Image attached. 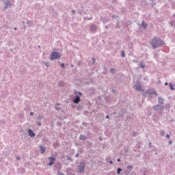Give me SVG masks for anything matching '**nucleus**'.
<instances>
[{
    "label": "nucleus",
    "instance_id": "f257e3e1",
    "mask_svg": "<svg viewBox=\"0 0 175 175\" xmlns=\"http://www.w3.org/2000/svg\"><path fill=\"white\" fill-rule=\"evenodd\" d=\"M150 44L152 46L153 49H157L160 47V46H163V44H165V42L159 40L158 38L154 37L150 42Z\"/></svg>",
    "mask_w": 175,
    "mask_h": 175
},
{
    "label": "nucleus",
    "instance_id": "f03ea898",
    "mask_svg": "<svg viewBox=\"0 0 175 175\" xmlns=\"http://www.w3.org/2000/svg\"><path fill=\"white\" fill-rule=\"evenodd\" d=\"M61 58V53L58 52H52L51 55V61H54V59H59Z\"/></svg>",
    "mask_w": 175,
    "mask_h": 175
},
{
    "label": "nucleus",
    "instance_id": "7ed1b4c3",
    "mask_svg": "<svg viewBox=\"0 0 175 175\" xmlns=\"http://www.w3.org/2000/svg\"><path fill=\"white\" fill-rule=\"evenodd\" d=\"M3 3H5V9H8V8H11L12 4L10 3V0H3Z\"/></svg>",
    "mask_w": 175,
    "mask_h": 175
},
{
    "label": "nucleus",
    "instance_id": "20e7f679",
    "mask_svg": "<svg viewBox=\"0 0 175 175\" xmlns=\"http://www.w3.org/2000/svg\"><path fill=\"white\" fill-rule=\"evenodd\" d=\"M48 159L50 161L49 163H48V165L49 166H53L54 165V161H55V158L50 157L48 158Z\"/></svg>",
    "mask_w": 175,
    "mask_h": 175
},
{
    "label": "nucleus",
    "instance_id": "39448f33",
    "mask_svg": "<svg viewBox=\"0 0 175 175\" xmlns=\"http://www.w3.org/2000/svg\"><path fill=\"white\" fill-rule=\"evenodd\" d=\"M84 169H85V167L84 166V165L79 166L78 167L79 173H83V172H84Z\"/></svg>",
    "mask_w": 175,
    "mask_h": 175
},
{
    "label": "nucleus",
    "instance_id": "423d86ee",
    "mask_svg": "<svg viewBox=\"0 0 175 175\" xmlns=\"http://www.w3.org/2000/svg\"><path fill=\"white\" fill-rule=\"evenodd\" d=\"M80 102V96L77 95L75 99L73 100L74 103H79Z\"/></svg>",
    "mask_w": 175,
    "mask_h": 175
},
{
    "label": "nucleus",
    "instance_id": "0eeeda50",
    "mask_svg": "<svg viewBox=\"0 0 175 175\" xmlns=\"http://www.w3.org/2000/svg\"><path fill=\"white\" fill-rule=\"evenodd\" d=\"M28 132H29V136H30V137H34L35 133H33V131H32V130L29 129Z\"/></svg>",
    "mask_w": 175,
    "mask_h": 175
},
{
    "label": "nucleus",
    "instance_id": "6e6552de",
    "mask_svg": "<svg viewBox=\"0 0 175 175\" xmlns=\"http://www.w3.org/2000/svg\"><path fill=\"white\" fill-rule=\"evenodd\" d=\"M41 154H44V152L46 151V148H44L43 146H40Z\"/></svg>",
    "mask_w": 175,
    "mask_h": 175
},
{
    "label": "nucleus",
    "instance_id": "1a4fd4ad",
    "mask_svg": "<svg viewBox=\"0 0 175 175\" xmlns=\"http://www.w3.org/2000/svg\"><path fill=\"white\" fill-rule=\"evenodd\" d=\"M135 90H136L137 91H142V85H137L135 86Z\"/></svg>",
    "mask_w": 175,
    "mask_h": 175
},
{
    "label": "nucleus",
    "instance_id": "9d476101",
    "mask_svg": "<svg viewBox=\"0 0 175 175\" xmlns=\"http://www.w3.org/2000/svg\"><path fill=\"white\" fill-rule=\"evenodd\" d=\"M154 110H159L161 109V106L159 105H157L156 106L154 107Z\"/></svg>",
    "mask_w": 175,
    "mask_h": 175
},
{
    "label": "nucleus",
    "instance_id": "9b49d317",
    "mask_svg": "<svg viewBox=\"0 0 175 175\" xmlns=\"http://www.w3.org/2000/svg\"><path fill=\"white\" fill-rule=\"evenodd\" d=\"M140 68H142V69H144V68H146V64H144V63L141 62L139 64Z\"/></svg>",
    "mask_w": 175,
    "mask_h": 175
},
{
    "label": "nucleus",
    "instance_id": "f8f14e48",
    "mask_svg": "<svg viewBox=\"0 0 175 175\" xmlns=\"http://www.w3.org/2000/svg\"><path fill=\"white\" fill-rule=\"evenodd\" d=\"M159 103H163V99L161 97H159Z\"/></svg>",
    "mask_w": 175,
    "mask_h": 175
},
{
    "label": "nucleus",
    "instance_id": "ddd939ff",
    "mask_svg": "<svg viewBox=\"0 0 175 175\" xmlns=\"http://www.w3.org/2000/svg\"><path fill=\"white\" fill-rule=\"evenodd\" d=\"M79 138L81 140H85V136L84 135H80Z\"/></svg>",
    "mask_w": 175,
    "mask_h": 175
},
{
    "label": "nucleus",
    "instance_id": "4468645a",
    "mask_svg": "<svg viewBox=\"0 0 175 175\" xmlns=\"http://www.w3.org/2000/svg\"><path fill=\"white\" fill-rule=\"evenodd\" d=\"M170 88L172 90H174V88H173V84H172V83L170 84Z\"/></svg>",
    "mask_w": 175,
    "mask_h": 175
},
{
    "label": "nucleus",
    "instance_id": "2eb2a0df",
    "mask_svg": "<svg viewBox=\"0 0 175 175\" xmlns=\"http://www.w3.org/2000/svg\"><path fill=\"white\" fill-rule=\"evenodd\" d=\"M57 174L58 175H64V173H62V172L58 171Z\"/></svg>",
    "mask_w": 175,
    "mask_h": 175
},
{
    "label": "nucleus",
    "instance_id": "dca6fc26",
    "mask_svg": "<svg viewBox=\"0 0 175 175\" xmlns=\"http://www.w3.org/2000/svg\"><path fill=\"white\" fill-rule=\"evenodd\" d=\"M122 169L121 168H118V174H120V172H122Z\"/></svg>",
    "mask_w": 175,
    "mask_h": 175
},
{
    "label": "nucleus",
    "instance_id": "f3484780",
    "mask_svg": "<svg viewBox=\"0 0 175 175\" xmlns=\"http://www.w3.org/2000/svg\"><path fill=\"white\" fill-rule=\"evenodd\" d=\"M142 25L144 28H147V25H144V22H142Z\"/></svg>",
    "mask_w": 175,
    "mask_h": 175
},
{
    "label": "nucleus",
    "instance_id": "a211bd4d",
    "mask_svg": "<svg viewBox=\"0 0 175 175\" xmlns=\"http://www.w3.org/2000/svg\"><path fill=\"white\" fill-rule=\"evenodd\" d=\"M122 57H125V52L124 51H122Z\"/></svg>",
    "mask_w": 175,
    "mask_h": 175
},
{
    "label": "nucleus",
    "instance_id": "6ab92c4d",
    "mask_svg": "<svg viewBox=\"0 0 175 175\" xmlns=\"http://www.w3.org/2000/svg\"><path fill=\"white\" fill-rule=\"evenodd\" d=\"M110 72H111V73H114V72H115L114 68H111V69L110 70Z\"/></svg>",
    "mask_w": 175,
    "mask_h": 175
},
{
    "label": "nucleus",
    "instance_id": "aec40b11",
    "mask_svg": "<svg viewBox=\"0 0 175 175\" xmlns=\"http://www.w3.org/2000/svg\"><path fill=\"white\" fill-rule=\"evenodd\" d=\"M94 29H96V27L93 26V27H91V30L94 31Z\"/></svg>",
    "mask_w": 175,
    "mask_h": 175
},
{
    "label": "nucleus",
    "instance_id": "412c9836",
    "mask_svg": "<svg viewBox=\"0 0 175 175\" xmlns=\"http://www.w3.org/2000/svg\"><path fill=\"white\" fill-rule=\"evenodd\" d=\"M165 137H167V139H170V136L168 134H167V135H165Z\"/></svg>",
    "mask_w": 175,
    "mask_h": 175
},
{
    "label": "nucleus",
    "instance_id": "4be33fe9",
    "mask_svg": "<svg viewBox=\"0 0 175 175\" xmlns=\"http://www.w3.org/2000/svg\"><path fill=\"white\" fill-rule=\"evenodd\" d=\"M127 169H132V166L131 165L127 166Z\"/></svg>",
    "mask_w": 175,
    "mask_h": 175
},
{
    "label": "nucleus",
    "instance_id": "5701e85b",
    "mask_svg": "<svg viewBox=\"0 0 175 175\" xmlns=\"http://www.w3.org/2000/svg\"><path fill=\"white\" fill-rule=\"evenodd\" d=\"M61 66H62V68H64L65 64H64V63H62V64H61Z\"/></svg>",
    "mask_w": 175,
    "mask_h": 175
},
{
    "label": "nucleus",
    "instance_id": "b1692460",
    "mask_svg": "<svg viewBox=\"0 0 175 175\" xmlns=\"http://www.w3.org/2000/svg\"><path fill=\"white\" fill-rule=\"evenodd\" d=\"M16 159H17V161H20V159H21L20 157H17Z\"/></svg>",
    "mask_w": 175,
    "mask_h": 175
},
{
    "label": "nucleus",
    "instance_id": "393cba45",
    "mask_svg": "<svg viewBox=\"0 0 175 175\" xmlns=\"http://www.w3.org/2000/svg\"><path fill=\"white\" fill-rule=\"evenodd\" d=\"M37 124H38V125H39V126H40V125H42V123H40V122H38Z\"/></svg>",
    "mask_w": 175,
    "mask_h": 175
},
{
    "label": "nucleus",
    "instance_id": "a878e982",
    "mask_svg": "<svg viewBox=\"0 0 175 175\" xmlns=\"http://www.w3.org/2000/svg\"><path fill=\"white\" fill-rule=\"evenodd\" d=\"M30 116H33V112H31Z\"/></svg>",
    "mask_w": 175,
    "mask_h": 175
},
{
    "label": "nucleus",
    "instance_id": "bb28decb",
    "mask_svg": "<svg viewBox=\"0 0 175 175\" xmlns=\"http://www.w3.org/2000/svg\"><path fill=\"white\" fill-rule=\"evenodd\" d=\"M172 143H173L172 141H170V142H169V144H172Z\"/></svg>",
    "mask_w": 175,
    "mask_h": 175
},
{
    "label": "nucleus",
    "instance_id": "cd10ccee",
    "mask_svg": "<svg viewBox=\"0 0 175 175\" xmlns=\"http://www.w3.org/2000/svg\"><path fill=\"white\" fill-rule=\"evenodd\" d=\"M168 85V83H167V82H166L165 83V85Z\"/></svg>",
    "mask_w": 175,
    "mask_h": 175
},
{
    "label": "nucleus",
    "instance_id": "c85d7f7f",
    "mask_svg": "<svg viewBox=\"0 0 175 175\" xmlns=\"http://www.w3.org/2000/svg\"><path fill=\"white\" fill-rule=\"evenodd\" d=\"M120 161H121V159H118V162H120Z\"/></svg>",
    "mask_w": 175,
    "mask_h": 175
},
{
    "label": "nucleus",
    "instance_id": "c756f323",
    "mask_svg": "<svg viewBox=\"0 0 175 175\" xmlns=\"http://www.w3.org/2000/svg\"><path fill=\"white\" fill-rule=\"evenodd\" d=\"M75 157H79V154H77L75 155Z\"/></svg>",
    "mask_w": 175,
    "mask_h": 175
},
{
    "label": "nucleus",
    "instance_id": "7c9ffc66",
    "mask_svg": "<svg viewBox=\"0 0 175 175\" xmlns=\"http://www.w3.org/2000/svg\"><path fill=\"white\" fill-rule=\"evenodd\" d=\"M111 165H113V161H110Z\"/></svg>",
    "mask_w": 175,
    "mask_h": 175
},
{
    "label": "nucleus",
    "instance_id": "2f4dec72",
    "mask_svg": "<svg viewBox=\"0 0 175 175\" xmlns=\"http://www.w3.org/2000/svg\"><path fill=\"white\" fill-rule=\"evenodd\" d=\"M106 118H109V115H107V116H106Z\"/></svg>",
    "mask_w": 175,
    "mask_h": 175
},
{
    "label": "nucleus",
    "instance_id": "473e14b6",
    "mask_svg": "<svg viewBox=\"0 0 175 175\" xmlns=\"http://www.w3.org/2000/svg\"><path fill=\"white\" fill-rule=\"evenodd\" d=\"M75 12H76V11H75V10L72 11V13H75Z\"/></svg>",
    "mask_w": 175,
    "mask_h": 175
},
{
    "label": "nucleus",
    "instance_id": "72a5a7b5",
    "mask_svg": "<svg viewBox=\"0 0 175 175\" xmlns=\"http://www.w3.org/2000/svg\"><path fill=\"white\" fill-rule=\"evenodd\" d=\"M79 96H81V93H79Z\"/></svg>",
    "mask_w": 175,
    "mask_h": 175
},
{
    "label": "nucleus",
    "instance_id": "f704fd0d",
    "mask_svg": "<svg viewBox=\"0 0 175 175\" xmlns=\"http://www.w3.org/2000/svg\"><path fill=\"white\" fill-rule=\"evenodd\" d=\"M16 29H17V28L15 27V28H14V30L16 31Z\"/></svg>",
    "mask_w": 175,
    "mask_h": 175
}]
</instances>
